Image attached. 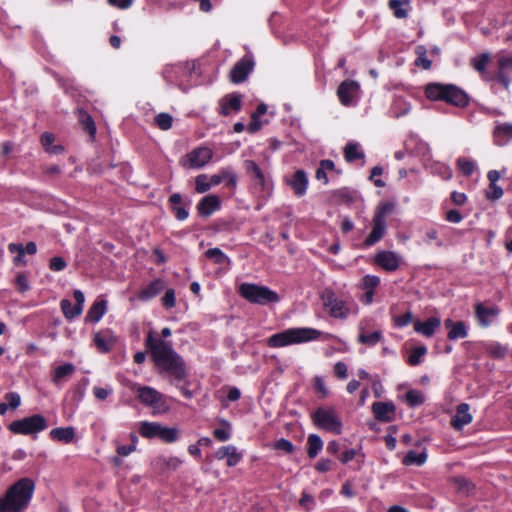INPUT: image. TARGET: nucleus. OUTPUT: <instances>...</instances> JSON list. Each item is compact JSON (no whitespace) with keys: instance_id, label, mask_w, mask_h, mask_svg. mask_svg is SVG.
Segmentation results:
<instances>
[{"instance_id":"obj_27","label":"nucleus","mask_w":512,"mask_h":512,"mask_svg":"<svg viewBox=\"0 0 512 512\" xmlns=\"http://www.w3.org/2000/svg\"><path fill=\"white\" fill-rule=\"evenodd\" d=\"M498 313L499 310L496 307H485L482 304L476 305V316L480 325L484 327L489 326Z\"/></svg>"},{"instance_id":"obj_44","label":"nucleus","mask_w":512,"mask_h":512,"mask_svg":"<svg viewBox=\"0 0 512 512\" xmlns=\"http://www.w3.org/2000/svg\"><path fill=\"white\" fill-rule=\"evenodd\" d=\"M417 59L415 61L416 66H420L427 70L431 67V60L427 58V50L424 46H418L416 48Z\"/></svg>"},{"instance_id":"obj_2","label":"nucleus","mask_w":512,"mask_h":512,"mask_svg":"<svg viewBox=\"0 0 512 512\" xmlns=\"http://www.w3.org/2000/svg\"><path fill=\"white\" fill-rule=\"evenodd\" d=\"M34 482L29 478H22L13 484L0 498V512H21L24 510L33 495Z\"/></svg>"},{"instance_id":"obj_4","label":"nucleus","mask_w":512,"mask_h":512,"mask_svg":"<svg viewBox=\"0 0 512 512\" xmlns=\"http://www.w3.org/2000/svg\"><path fill=\"white\" fill-rule=\"evenodd\" d=\"M425 95L430 100L445 101L457 107H465L469 103L468 95L452 84H428L425 88Z\"/></svg>"},{"instance_id":"obj_60","label":"nucleus","mask_w":512,"mask_h":512,"mask_svg":"<svg viewBox=\"0 0 512 512\" xmlns=\"http://www.w3.org/2000/svg\"><path fill=\"white\" fill-rule=\"evenodd\" d=\"M5 400L11 409H16L21 403L20 395L16 392H10L5 395Z\"/></svg>"},{"instance_id":"obj_8","label":"nucleus","mask_w":512,"mask_h":512,"mask_svg":"<svg viewBox=\"0 0 512 512\" xmlns=\"http://www.w3.org/2000/svg\"><path fill=\"white\" fill-rule=\"evenodd\" d=\"M135 392L140 402L153 411V414H163L169 410L166 398L156 389L149 386H137Z\"/></svg>"},{"instance_id":"obj_24","label":"nucleus","mask_w":512,"mask_h":512,"mask_svg":"<svg viewBox=\"0 0 512 512\" xmlns=\"http://www.w3.org/2000/svg\"><path fill=\"white\" fill-rule=\"evenodd\" d=\"M444 325L447 329H449L447 335L449 340L454 341L467 337V326L463 321L455 322L452 319H446Z\"/></svg>"},{"instance_id":"obj_33","label":"nucleus","mask_w":512,"mask_h":512,"mask_svg":"<svg viewBox=\"0 0 512 512\" xmlns=\"http://www.w3.org/2000/svg\"><path fill=\"white\" fill-rule=\"evenodd\" d=\"M344 157L347 162H354L364 158V152L357 142H349L344 148Z\"/></svg>"},{"instance_id":"obj_49","label":"nucleus","mask_w":512,"mask_h":512,"mask_svg":"<svg viewBox=\"0 0 512 512\" xmlns=\"http://www.w3.org/2000/svg\"><path fill=\"white\" fill-rule=\"evenodd\" d=\"M406 401L410 406L415 407L423 404L425 401V397L418 390H409L406 393Z\"/></svg>"},{"instance_id":"obj_25","label":"nucleus","mask_w":512,"mask_h":512,"mask_svg":"<svg viewBox=\"0 0 512 512\" xmlns=\"http://www.w3.org/2000/svg\"><path fill=\"white\" fill-rule=\"evenodd\" d=\"M166 285L162 279H156L144 287L138 294L141 301H148L165 289Z\"/></svg>"},{"instance_id":"obj_55","label":"nucleus","mask_w":512,"mask_h":512,"mask_svg":"<svg viewBox=\"0 0 512 512\" xmlns=\"http://www.w3.org/2000/svg\"><path fill=\"white\" fill-rule=\"evenodd\" d=\"M161 301H162V305L166 309L173 308L175 306V304H176L175 291L173 289H167L165 291V294L162 297Z\"/></svg>"},{"instance_id":"obj_36","label":"nucleus","mask_w":512,"mask_h":512,"mask_svg":"<svg viewBox=\"0 0 512 512\" xmlns=\"http://www.w3.org/2000/svg\"><path fill=\"white\" fill-rule=\"evenodd\" d=\"M205 256L218 265H229L230 259L219 248H211L205 252Z\"/></svg>"},{"instance_id":"obj_21","label":"nucleus","mask_w":512,"mask_h":512,"mask_svg":"<svg viewBox=\"0 0 512 512\" xmlns=\"http://www.w3.org/2000/svg\"><path fill=\"white\" fill-rule=\"evenodd\" d=\"M469 405L461 403L456 409L455 415L452 417L451 425L456 430H461L465 425L472 422V415L469 412Z\"/></svg>"},{"instance_id":"obj_16","label":"nucleus","mask_w":512,"mask_h":512,"mask_svg":"<svg viewBox=\"0 0 512 512\" xmlns=\"http://www.w3.org/2000/svg\"><path fill=\"white\" fill-rule=\"evenodd\" d=\"M254 62L250 57H243L233 67L230 73V79L233 83L243 82L249 73L253 70Z\"/></svg>"},{"instance_id":"obj_57","label":"nucleus","mask_w":512,"mask_h":512,"mask_svg":"<svg viewBox=\"0 0 512 512\" xmlns=\"http://www.w3.org/2000/svg\"><path fill=\"white\" fill-rule=\"evenodd\" d=\"M454 483L456 484L457 489L464 493H469L473 488L471 482L464 477H456L454 479Z\"/></svg>"},{"instance_id":"obj_58","label":"nucleus","mask_w":512,"mask_h":512,"mask_svg":"<svg viewBox=\"0 0 512 512\" xmlns=\"http://www.w3.org/2000/svg\"><path fill=\"white\" fill-rule=\"evenodd\" d=\"M503 196V189L497 185V183L489 184V191L487 192V198L490 200H498Z\"/></svg>"},{"instance_id":"obj_61","label":"nucleus","mask_w":512,"mask_h":512,"mask_svg":"<svg viewBox=\"0 0 512 512\" xmlns=\"http://www.w3.org/2000/svg\"><path fill=\"white\" fill-rule=\"evenodd\" d=\"M335 376L339 379H346L348 376V368L344 362H337L334 365Z\"/></svg>"},{"instance_id":"obj_64","label":"nucleus","mask_w":512,"mask_h":512,"mask_svg":"<svg viewBox=\"0 0 512 512\" xmlns=\"http://www.w3.org/2000/svg\"><path fill=\"white\" fill-rule=\"evenodd\" d=\"M172 211L174 212L175 217L180 221L187 219L189 216V212L184 205L172 207Z\"/></svg>"},{"instance_id":"obj_29","label":"nucleus","mask_w":512,"mask_h":512,"mask_svg":"<svg viewBox=\"0 0 512 512\" xmlns=\"http://www.w3.org/2000/svg\"><path fill=\"white\" fill-rule=\"evenodd\" d=\"M49 435L55 441L70 443L75 437V430L73 427H59L52 429Z\"/></svg>"},{"instance_id":"obj_52","label":"nucleus","mask_w":512,"mask_h":512,"mask_svg":"<svg viewBox=\"0 0 512 512\" xmlns=\"http://www.w3.org/2000/svg\"><path fill=\"white\" fill-rule=\"evenodd\" d=\"M380 278L375 275H366L362 280V288L364 290L374 291V289L379 285Z\"/></svg>"},{"instance_id":"obj_17","label":"nucleus","mask_w":512,"mask_h":512,"mask_svg":"<svg viewBox=\"0 0 512 512\" xmlns=\"http://www.w3.org/2000/svg\"><path fill=\"white\" fill-rule=\"evenodd\" d=\"M221 207V200L217 195L203 197L197 204V211L201 217H209Z\"/></svg>"},{"instance_id":"obj_43","label":"nucleus","mask_w":512,"mask_h":512,"mask_svg":"<svg viewBox=\"0 0 512 512\" xmlns=\"http://www.w3.org/2000/svg\"><path fill=\"white\" fill-rule=\"evenodd\" d=\"M457 166L465 176L472 175L476 169V163L473 160L463 157L457 159Z\"/></svg>"},{"instance_id":"obj_31","label":"nucleus","mask_w":512,"mask_h":512,"mask_svg":"<svg viewBox=\"0 0 512 512\" xmlns=\"http://www.w3.org/2000/svg\"><path fill=\"white\" fill-rule=\"evenodd\" d=\"M388 7L392 10L396 18L404 19L408 17L410 3L408 0H389Z\"/></svg>"},{"instance_id":"obj_32","label":"nucleus","mask_w":512,"mask_h":512,"mask_svg":"<svg viewBox=\"0 0 512 512\" xmlns=\"http://www.w3.org/2000/svg\"><path fill=\"white\" fill-rule=\"evenodd\" d=\"M106 301H96L89 309L86 315V320L97 323L103 317L106 311Z\"/></svg>"},{"instance_id":"obj_42","label":"nucleus","mask_w":512,"mask_h":512,"mask_svg":"<svg viewBox=\"0 0 512 512\" xmlns=\"http://www.w3.org/2000/svg\"><path fill=\"white\" fill-rule=\"evenodd\" d=\"M213 184H211L210 177L206 174H200L195 178V191L197 193H205L211 189Z\"/></svg>"},{"instance_id":"obj_50","label":"nucleus","mask_w":512,"mask_h":512,"mask_svg":"<svg viewBox=\"0 0 512 512\" xmlns=\"http://www.w3.org/2000/svg\"><path fill=\"white\" fill-rule=\"evenodd\" d=\"M490 60V55L488 53H483L478 57L474 58L472 61L473 67L476 71L480 73H485L486 66Z\"/></svg>"},{"instance_id":"obj_15","label":"nucleus","mask_w":512,"mask_h":512,"mask_svg":"<svg viewBox=\"0 0 512 512\" xmlns=\"http://www.w3.org/2000/svg\"><path fill=\"white\" fill-rule=\"evenodd\" d=\"M402 262V258L394 251L382 250L374 257V263L388 272L396 271Z\"/></svg>"},{"instance_id":"obj_46","label":"nucleus","mask_w":512,"mask_h":512,"mask_svg":"<svg viewBox=\"0 0 512 512\" xmlns=\"http://www.w3.org/2000/svg\"><path fill=\"white\" fill-rule=\"evenodd\" d=\"M433 174L439 175L443 180H450L453 176L452 169L443 163H436L432 166Z\"/></svg>"},{"instance_id":"obj_10","label":"nucleus","mask_w":512,"mask_h":512,"mask_svg":"<svg viewBox=\"0 0 512 512\" xmlns=\"http://www.w3.org/2000/svg\"><path fill=\"white\" fill-rule=\"evenodd\" d=\"M392 210V206L390 204H383L378 207L377 211L373 217V228L370 234L364 241V246L370 247L376 244L385 234L386 232V221L385 217Z\"/></svg>"},{"instance_id":"obj_62","label":"nucleus","mask_w":512,"mask_h":512,"mask_svg":"<svg viewBox=\"0 0 512 512\" xmlns=\"http://www.w3.org/2000/svg\"><path fill=\"white\" fill-rule=\"evenodd\" d=\"M49 267L53 271H62L66 267V262L62 257H53L50 260Z\"/></svg>"},{"instance_id":"obj_40","label":"nucleus","mask_w":512,"mask_h":512,"mask_svg":"<svg viewBox=\"0 0 512 512\" xmlns=\"http://www.w3.org/2000/svg\"><path fill=\"white\" fill-rule=\"evenodd\" d=\"M79 121L82 124L83 129L94 136L96 133V126L92 117L84 110H79Z\"/></svg>"},{"instance_id":"obj_6","label":"nucleus","mask_w":512,"mask_h":512,"mask_svg":"<svg viewBox=\"0 0 512 512\" xmlns=\"http://www.w3.org/2000/svg\"><path fill=\"white\" fill-rule=\"evenodd\" d=\"M313 424L327 432L339 435L342 432V420L336 410L332 407H319L312 414Z\"/></svg>"},{"instance_id":"obj_34","label":"nucleus","mask_w":512,"mask_h":512,"mask_svg":"<svg viewBox=\"0 0 512 512\" xmlns=\"http://www.w3.org/2000/svg\"><path fill=\"white\" fill-rule=\"evenodd\" d=\"M323 441L317 434H310L307 438V455L314 459L323 448Z\"/></svg>"},{"instance_id":"obj_41","label":"nucleus","mask_w":512,"mask_h":512,"mask_svg":"<svg viewBox=\"0 0 512 512\" xmlns=\"http://www.w3.org/2000/svg\"><path fill=\"white\" fill-rule=\"evenodd\" d=\"M158 438L165 443H174L179 439V430L175 427L162 426Z\"/></svg>"},{"instance_id":"obj_56","label":"nucleus","mask_w":512,"mask_h":512,"mask_svg":"<svg viewBox=\"0 0 512 512\" xmlns=\"http://www.w3.org/2000/svg\"><path fill=\"white\" fill-rule=\"evenodd\" d=\"M113 393V389L111 386L106 387H93V394L99 400L107 399Z\"/></svg>"},{"instance_id":"obj_38","label":"nucleus","mask_w":512,"mask_h":512,"mask_svg":"<svg viewBox=\"0 0 512 512\" xmlns=\"http://www.w3.org/2000/svg\"><path fill=\"white\" fill-rule=\"evenodd\" d=\"M8 250L12 254H16V257L13 259V263L16 266H21L26 264V260L24 258L25 252H24V246L19 243H10L8 245Z\"/></svg>"},{"instance_id":"obj_39","label":"nucleus","mask_w":512,"mask_h":512,"mask_svg":"<svg viewBox=\"0 0 512 512\" xmlns=\"http://www.w3.org/2000/svg\"><path fill=\"white\" fill-rule=\"evenodd\" d=\"M427 455L425 452L417 453L415 451H409L403 458V464L405 465H417L421 466L426 462Z\"/></svg>"},{"instance_id":"obj_19","label":"nucleus","mask_w":512,"mask_h":512,"mask_svg":"<svg viewBox=\"0 0 512 512\" xmlns=\"http://www.w3.org/2000/svg\"><path fill=\"white\" fill-rule=\"evenodd\" d=\"M396 407L392 402H375L372 411L375 418L381 422H391L394 418Z\"/></svg>"},{"instance_id":"obj_9","label":"nucleus","mask_w":512,"mask_h":512,"mask_svg":"<svg viewBox=\"0 0 512 512\" xmlns=\"http://www.w3.org/2000/svg\"><path fill=\"white\" fill-rule=\"evenodd\" d=\"M46 419L39 414L15 420L9 425V430L15 434L30 435L39 433L47 428Z\"/></svg>"},{"instance_id":"obj_37","label":"nucleus","mask_w":512,"mask_h":512,"mask_svg":"<svg viewBox=\"0 0 512 512\" xmlns=\"http://www.w3.org/2000/svg\"><path fill=\"white\" fill-rule=\"evenodd\" d=\"M486 352L494 358H504L507 354L508 348L498 342H490L485 345Z\"/></svg>"},{"instance_id":"obj_45","label":"nucleus","mask_w":512,"mask_h":512,"mask_svg":"<svg viewBox=\"0 0 512 512\" xmlns=\"http://www.w3.org/2000/svg\"><path fill=\"white\" fill-rule=\"evenodd\" d=\"M426 353H427L426 346H418V347L414 348L408 357V363L411 366L419 365L422 362V358H423V356L426 355Z\"/></svg>"},{"instance_id":"obj_13","label":"nucleus","mask_w":512,"mask_h":512,"mask_svg":"<svg viewBox=\"0 0 512 512\" xmlns=\"http://www.w3.org/2000/svg\"><path fill=\"white\" fill-rule=\"evenodd\" d=\"M508 71H512V54L500 52L497 54V71L490 77V80L496 81L503 88L508 89L510 85V78L506 74Z\"/></svg>"},{"instance_id":"obj_28","label":"nucleus","mask_w":512,"mask_h":512,"mask_svg":"<svg viewBox=\"0 0 512 512\" xmlns=\"http://www.w3.org/2000/svg\"><path fill=\"white\" fill-rule=\"evenodd\" d=\"M75 370L76 368L72 363H66L56 367L52 375V382L57 386L61 385L74 374Z\"/></svg>"},{"instance_id":"obj_12","label":"nucleus","mask_w":512,"mask_h":512,"mask_svg":"<svg viewBox=\"0 0 512 512\" xmlns=\"http://www.w3.org/2000/svg\"><path fill=\"white\" fill-rule=\"evenodd\" d=\"M212 157L213 151L210 148L198 147L182 157L179 163L186 169H199L208 164Z\"/></svg>"},{"instance_id":"obj_20","label":"nucleus","mask_w":512,"mask_h":512,"mask_svg":"<svg viewBox=\"0 0 512 512\" xmlns=\"http://www.w3.org/2000/svg\"><path fill=\"white\" fill-rule=\"evenodd\" d=\"M287 182L296 196L302 197L305 195L308 186V178L303 170H297Z\"/></svg>"},{"instance_id":"obj_3","label":"nucleus","mask_w":512,"mask_h":512,"mask_svg":"<svg viewBox=\"0 0 512 512\" xmlns=\"http://www.w3.org/2000/svg\"><path fill=\"white\" fill-rule=\"evenodd\" d=\"M321 334V331L310 327L289 328L270 336L267 343L269 347L279 348L317 340Z\"/></svg>"},{"instance_id":"obj_7","label":"nucleus","mask_w":512,"mask_h":512,"mask_svg":"<svg viewBox=\"0 0 512 512\" xmlns=\"http://www.w3.org/2000/svg\"><path fill=\"white\" fill-rule=\"evenodd\" d=\"M239 293L247 301L258 305L277 303L280 299L278 294L268 287L250 283L241 284Z\"/></svg>"},{"instance_id":"obj_14","label":"nucleus","mask_w":512,"mask_h":512,"mask_svg":"<svg viewBox=\"0 0 512 512\" xmlns=\"http://www.w3.org/2000/svg\"><path fill=\"white\" fill-rule=\"evenodd\" d=\"M359 90L360 85L358 82L353 80L343 81L337 89V95L341 104L344 106L354 105L357 101Z\"/></svg>"},{"instance_id":"obj_1","label":"nucleus","mask_w":512,"mask_h":512,"mask_svg":"<svg viewBox=\"0 0 512 512\" xmlns=\"http://www.w3.org/2000/svg\"><path fill=\"white\" fill-rule=\"evenodd\" d=\"M146 347L151 353V358L161 373L168 375L173 382H181L186 379L187 369L183 358L173 349L170 341H164L149 331Z\"/></svg>"},{"instance_id":"obj_5","label":"nucleus","mask_w":512,"mask_h":512,"mask_svg":"<svg viewBox=\"0 0 512 512\" xmlns=\"http://www.w3.org/2000/svg\"><path fill=\"white\" fill-rule=\"evenodd\" d=\"M320 298L323 306L328 309L329 315L333 318L346 319L351 313L357 311V306L351 298H338L330 288H325Z\"/></svg>"},{"instance_id":"obj_63","label":"nucleus","mask_w":512,"mask_h":512,"mask_svg":"<svg viewBox=\"0 0 512 512\" xmlns=\"http://www.w3.org/2000/svg\"><path fill=\"white\" fill-rule=\"evenodd\" d=\"M299 503L302 507H304L307 511H309L312 509L315 502H314V498L311 495H309L306 492H303Z\"/></svg>"},{"instance_id":"obj_35","label":"nucleus","mask_w":512,"mask_h":512,"mask_svg":"<svg viewBox=\"0 0 512 512\" xmlns=\"http://www.w3.org/2000/svg\"><path fill=\"white\" fill-rule=\"evenodd\" d=\"M183 461L178 458V457H175V456H170V457H164V456H159L155 459V464L162 468V469H167V470H177L181 465H182Z\"/></svg>"},{"instance_id":"obj_59","label":"nucleus","mask_w":512,"mask_h":512,"mask_svg":"<svg viewBox=\"0 0 512 512\" xmlns=\"http://www.w3.org/2000/svg\"><path fill=\"white\" fill-rule=\"evenodd\" d=\"M334 465H335L334 461H332L330 459L322 458L316 463L315 469L318 472L324 473V472H328V471L332 470Z\"/></svg>"},{"instance_id":"obj_47","label":"nucleus","mask_w":512,"mask_h":512,"mask_svg":"<svg viewBox=\"0 0 512 512\" xmlns=\"http://www.w3.org/2000/svg\"><path fill=\"white\" fill-rule=\"evenodd\" d=\"M381 338H382L381 332L374 331L370 334L360 333L358 336V341L362 344L374 346L381 340Z\"/></svg>"},{"instance_id":"obj_26","label":"nucleus","mask_w":512,"mask_h":512,"mask_svg":"<svg viewBox=\"0 0 512 512\" xmlns=\"http://www.w3.org/2000/svg\"><path fill=\"white\" fill-rule=\"evenodd\" d=\"M494 142L495 144L502 146L509 140H512V124L511 123H498L496 124L494 131Z\"/></svg>"},{"instance_id":"obj_18","label":"nucleus","mask_w":512,"mask_h":512,"mask_svg":"<svg viewBox=\"0 0 512 512\" xmlns=\"http://www.w3.org/2000/svg\"><path fill=\"white\" fill-rule=\"evenodd\" d=\"M242 96L240 94H229L223 97L219 102L220 113L228 116L231 113H236L241 109Z\"/></svg>"},{"instance_id":"obj_48","label":"nucleus","mask_w":512,"mask_h":512,"mask_svg":"<svg viewBox=\"0 0 512 512\" xmlns=\"http://www.w3.org/2000/svg\"><path fill=\"white\" fill-rule=\"evenodd\" d=\"M61 310L64 316L68 320H72L73 318L79 316L81 313H76V306L71 303L68 299H62L60 302Z\"/></svg>"},{"instance_id":"obj_11","label":"nucleus","mask_w":512,"mask_h":512,"mask_svg":"<svg viewBox=\"0 0 512 512\" xmlns=\"http://www.w3.org/2000/svg\"><path fill=\"white\" fill-rule=\"evenodd\" d=\"M244 168L251 178L254 187L263 194H270L272 190V184L269 177L259 167V165L253 160L244 161Z\"/></svg>"},{"instance_id":"obj_53","label":"nucleus","mask_w":512,"mask_h":512,"mask_svg":"<svg viewBox=\"0 0 512 512\" xmlns=\"http://www.w3.org/2000/svg\"><path fill=\"white\" fill-rule=\"evenodd\" d=\"M276 450L283 451L286 454H291L294 451V445L291 441L281 438L274 443Z\"/></svg>"},{"instance_id":"obj_23","label":"nucleus","mask_w":512,"mask_h":512,"mask_svg":"<svg viewBox=\"0 0 512 512\" xmlns=\"http://www.w3.org/2000/svg\"><path fill=\"white\" fill-rule=\"evenodd\" d=\"M441 321L437 317H431L424 322L419 320L414 322V330L425 337H431L440 327Z\"/></svg>"},{"instance_id":"obj_51","label":"nucleus","mask_w":512,"mask_h":512,"mask_svg":"<svg viewBox=\"0 0 512 512\" xmlns=\"http://www.w3.org/2000/svg\"><path fill=\"white\" fill-rule=\"evenodd\" d=\"M173 118L168 113H160L155 117V123L162 130H168L171 128Z\"/></svg>"},{"instance_id":"obj_30","label":"nucleus","mask_w":512,"mask_h":512,"mask_svg":"<svg viewBox=\"0 0 512 512\" xmlns=\"http://www.w3.org/2000/svg\"><path fill=\"white\" fill-rule=\"evenodd\" d=\"M162 426L163 425L157 422L143 421L139 424V433L144 438H158Z\"/></svg>"},{"instance_id":"obj_22","label":"nucleus","mask_w":512,"mask_h":512,"mask_svg":"<svg viewBox=\"0 0 512 512\" xmlns=\"http://www.w3.org/2000/svg\"><path fill=\"white\" fill-rule=\"evenodd\" d=\"M215 457L218 460L227 458V465L229 467L236 466L242 459L241 453L237 451V448L232 445L223 446L215 452Z\"/></svg>"},{"instance_id":"obj_54","label":"nucleus","mask_w":512,"mask_h":512,"mask_svg":"<svg viewBox=\"0 0 512 512\" xmlns=\"http://www.w3.org/2000/svg\"><path fill=\"white\" fill-rule=\"evenodd\" d=\"M94 343L101 352L105 353L111 349V342L104 336H102L100 333H97L94 336Z\"/></svg>"}]
</instances>
